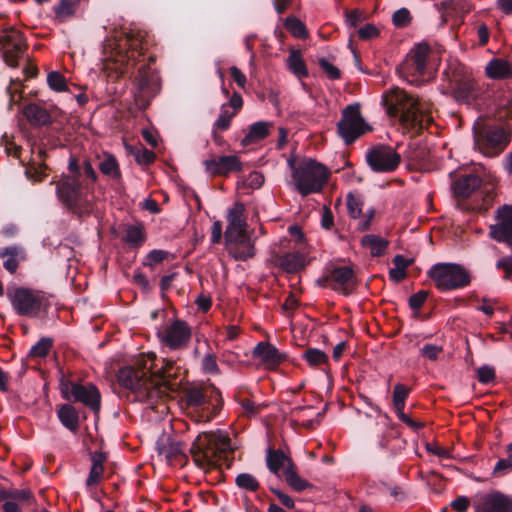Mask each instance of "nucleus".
<instances>
[{
	"mask_svg": "<svg viewBox=\"0 0 512 512\" xmlns=\"http://www.w3.org/2000/svg\"><path fill=\"white\" fill-rule=\"evenodd\" d=\"M376 210L374 207H370L366 210L365 213L362 212V218L358 222L357 230L360 232L368 231L371 227V222L375 217Z\"/></svg>",
	"mask_w": 512,
	"mask_h": 512,
	"instance_id": "58",
	"label": "nucleus"
},
{
	"mask_svg": "<svg viewBox=\"0 0 512 512\" xmlns=\"http://www.w3.org/2000/svg\"><path fill=\"white\" fill-rule=\"evenodd\" d=\"M482 179L475 173L459 175L452 181L451 188L455 198L465 200L469 198L482 185Z\"/></svg>",
	"mask_w": 512,
	"mask_h": 512,
	"instance_id": "22",
	"label": "nucleus"
},
{
	"mask_svg": "<svg viewBox=\"0 0 512 512\" xmlns=\"http://www.w3.org/2000/svg\"><path fill=\"white\" fill-rule=\"evenodd\" d=\"M246 394H248V389L241 387L237 389L234 394L235 401L243 408L245 414L248 417L254 416L257 413V409L252 400H250Z\"/></svg>",
	"mask_w": 512,
	"mask_h": 512,
	"instance_id": "43",
	"label": "nucleus"
},
{
	"mask_svg": "<svg viewBox=\"0 0 512 512\" xmlns=\"http://www.w3.org/2000/svg\"><path fill=\"white\" fill-rule=\"evenodd\" d=\"M234 450L229 435L222 430H216L200 433L192 442L189 453L199 468L216 467L222 460L229 461V468L232 458L228 459V455H232Z\"/></svg>",
	"mask_w": 512,
	"mask_h": 512,
	"instance_id": "4",
	"label": "nucleus"
},
{
	"mask_svg": "<svg viewBox=\"0 0 512 512\" xmlns=\"http://www.w3.org/2000/svg\"><path fill=\"white\" fill-rule=\"evenodd\" d=\"M52 345V338L42 337L37 343H35L31 347L27 357L30 359L45 358L49 354Z\"/></svg>",
	"mask_w": 512,
	"mask_h": 512,
	"instance_id": "44",
	"label": "nucleus"
},
{
	"mask_svg": "<svg viewBox=\"0 0 512 512\" xmlns=\"http://www.w3.org/2000/svg\"><path fill=\"white\" fill-rule=\"evenodd\" d=\"M91 468L86 479L88 488L96 487L100 484L104 474V463L107 461V454L101 451L90 453Z\"/></svg>",
	"mask_w": 512,
	"mask_h": 512,
	"instance_id": "25",
	"label": "nucleus"
},
{
	"mask_svg": "<svg viewBox=\"0 0 512 512\" xmlns=\"http://www.w3.org/2000/svg\"><path fill=\"white\" fill-rule=\"evenodd\" d=\"M318 64L329 79L337 80L341 77V71L336 66L331 64L327 59L323 57L320 58L318 60Z\"/></svg>",
	"mask_w": 512,
	"mask_h": 512,
	"instance_id": "55",
	"label": "nucleus"
},
{
	"mask_svg": "<svg viewBox=\"0 0 512 512\" xmlns=\"http://www.w3.org/2000/svg\"><path fill=\"white\" fill-rule=\"evenodd\" d=\"M79 4V0H61L55 7L56 18L63 22L74 15Z\"/></svg>",
	"mask_w": 512,
	"mask_h": 512,
	"instance_id": "42",
	"label": "nucleus"
},
{
	"mask_svg": "<svg viewBox=\"0 0 512 512\" xmlns=\"http://www.w3.org/2000/svg\"><path fill=\"white\" fill-rule=\"evenodd\" d=\"M0 47L5 63L10 67H17L18 60L27 49L24 35L11 26L0 34Z\"/></svg>",
	"mask_w": 512,
	"mask_h": 512,
	"instance_id": "16",
	"label": "nucleus"
},
{
	"mask_svg": "<svg viewBox=\"0 0 512 512\" xmlns=\"http://www.w3.org/2000/svg\"><path fill=\"white\" fill-rule=\"evenodd\" d=\"M111 59L105 64V68L115 73V77L133 76L136 86L134 98L137 106L145 110L151 100L161 89L160 77L155 69L150 67L156 58L153 55L144 58L146 41L140 31L122 32L119 39L112 43Z\"/></svg>",
	"mask_w": 512,
	"mask_h": 512,
	"instance_id": "1",
	"label": "nucleus"
},
{
	"mask_svg": "<svg viewBox=\"0 0 512 512\" xmlns=\"http://www.w3.org/2000/svg\"><path fill=\"white\" fill-rule=\"evenodd\" d=\"M346 202L348 215L353 219L360 218L364 206L363 196L358 192H350L347 195Z\"/></svg>",
	"mask_w": 512,
	"mask_h": 512,
	"instance_id": "39",
	"label": "nucleus"
},
{
	"mask_svg": "<svg viewBox=\"0 0 512 512\" xmlns=\"http://www.w3.org/2000/svg\"><path fill=\"white\" fill-rule=\"evenodd\" d=\"M365 18V14L358 9L346 11V23L350 28L358 27Z\"/></svg>",
	"mask_w": 512,
	"mask_h": 512,
	"instance_id": "59",
	"label": "nucleus"
},
{
	"mask_svg": "<svg viewBox=\"0 0 512 512\" xmlns=\"http://www.w3.org/2000/svg\"><path fill=\"white\" fill-rule=\"evenodd\" d=\"M6 296L13 310L19 316L35 318L49 307V301L42 291L27 287L9 286Z\"/></svg>",
	"mask_w": 512,
	"mask_h": 512,
	"instance_id": "10",
	"label": "nucleus"
},
{
	"mask_svg": "<svg viewBox=\"0 0 512 512\" xmlns=\"http://www.w3.org/2000/svg\"><path fill=\"white\" fill-rule=\"evenodd\" d=\"M285 481L289 487L296 492H302L313 487L311 483L301 478L298 473H290L289 476L286 477Z\"/></svg>",
	"mask_w": 512,
	"mask_h": 512,
	"instance_id": "51",
	"label": "nucleus"
},
{
	"mask_svg": "<svg viewBox=\"0 0 512 512\" xmlns=\"http://www.w3.org/2000/svg\"><path fill=\"white\" fill-rule=\"evenodd\" d=\"M441 6L447 14H455L460 18L472 10V5L467 0H443Z\"/></svg>",
	"mask_w": 512,
	"mask_h": 512,
	"instance_id": "36",
	"label": "nucleus"
},
{
	"mask_svg": "<svg viewBox=\"0 0 512 512\" xmlns=\"http://www.w3.org/2000/svg\"><path fill=\"white\" fill-rule=\"evenodd\" d=\"M57 416L61 424L73 433L79 429V414L71 404H62L57 409Z\"/></svg>",
	"mask_w": 512,
	"mask_h": 512,
	"instance_id": "30",
	"label": "nucleus"
},
{
	"mask_svg": "<svg viewBox=\"0 0 512 512\" xmlns=\"http://www.w3.org/2000/svg\"><path fill=\"white\" fill-rule=\"evenodd\" d=\"M0 258L5 259L3 262L5 270L14 274L19 267V263L26 259V253L22 246L11 245L0 249Z\"/></svg>",
	"mask_w": 512,
	"mask_h": 512,
	"instance_id": "24",
	"label": "nucleus"
},
{
	"mask_svg": "<svg viewBox=\"0 0 512 512\" xmlns=\"http://www.w3.org/2000/svg\"><path fill=\"white\" fill-rule=\"evenodd\" d=\"M475 148L486 157L499 156L511 142V132L485 117H478L473 124Z\"/></svg>",
	"mask_w": 512,
	"mask_h": 512,
	"instance_id": "6",
	"label": "nucleus"
},
{
	"mask_svg": "<svg viewBox=\"0 0 512 512\" xmlns=\"http://www.w3.org/2000/svg\"><path fill=\"white\" fill-rule=\"evenodd\" d=\"M330 288L344 296L351 295L357 287L354 270L349 266L329 265Z\"/></svg>",
	"mask_w": 512,
	"mask_h": 512,
	"instance_id": "19",
	"label": "nucleus"
},
{
	"mask_svg": "<svg viewBox=\"0 0 512 512\" xmlns=\"http://www.w3.org/2000/svg\"><path fill=\"white\" fill-rule=\"evenodd\" d=\"M496 267L504 271V280L512 281V256L499 259L496 263Z\"/></svg>",
	"mask_w": 512,
	"mask_h": 512,
	"instance_id": "62",
	"label": "nucleus"
},
{
	"mask_svg": "<svg viewBox=\"0 0 512 512\" xmlns=\"http://www.w3.org/2000/svg\"><path fill=\"white\" fill-rule=\"evenodd\" d=\"M163 363L154 376L143 369L123 367L118 371V382L131 392L134 401L153 405L166 397L168 391L174 392L178 387L175 373L172 372L174 361L163 359Z\"/></svg>",
	"mask_w": 512,
	"mask_h": 512,
	"instance_id": "3",
	"label": "nucleus"
},
{
	"mask_svg": "<svg viewBox=\"0 0 512 512\" xmlns=\"http://www.w3.org/2000/svg\"><path fill=\"white\" fill-rule=\"evenodd\" d=\"M428 295H429L428 291L420 290L417 293L410 296V298L408 300V305H409L410 309H412L413 311H419L420 308L425 303V301L427 300Z\"/></svg>",
	"mask_w": 512,
	"mask_h": 512,
	"instance_id": "57",
	"label": "nucleus"
},
{
	"mask_svg": "<svg viewBox=\"0 0 512 512\" xmlns=\"http://www.w3.org/2000/svg\"><path fill=\"white\" fill-rule=\"evenodd\" d=\"M228 253L237 261H246L255 255L251 235L227 247Z\"/></svg>",
	"mask_w": 512,
	"mask_h": 512,
	"instance_id": "28",
	"label": "nucleus"
},
{
	"mask_svg": "<svg viewBox=\"0 0 512 512\" xmlns=\"http://www.w3.org/2000/svg\"><path fill=\"white\" fill-rule=\"evenodd\" d=\"M236 486L246 492H257L260 489V482L250 473H240L235 478Z\"/></svg>",
	"mask_w": 512,
	"mask_h": 512,
	"instance_id": "41",
	"label": "nucleus"
},
{
	"mask_svg": "<svg viewBox=\"0 0 512 512\" xmlns=\"http://www.w3.org/2000/svg\"><path fill=\"white\" fill-rule=\"evenodd\" d=\"M287 63L290 71L297 77H308V69L299 50L292 49L290 51Z\"/></svg>",
	"mask_w": 512,
	"mask_h": 512,
	"instance_id": "37",
	"label": "nucleus"
},
{
	"mask_svg": "<svg viewBox=\"0 0 512 512\" xmlns=\"http://www.w3.org/2000/svg\"><path fill=\"white\" fill-rule=\"evenodd\" d=\"M62 397L68 401L80 402L89 407L94 413L101 408V394L94 384L82 385L80 383L64 380L60 382Z\"/></svg>",
	"mask_w": 512,
	"mask_h": 512,
	"instance_id": "14",
	"label": "nucleus"
},
{
	"mask_svg": "<svg viewBox=\"0 0 512 512\" xmlns=\"http://www.w3.org/2000/svg\"><path fill=\"white\" fill-rule=\"evenodd\" d=\"M245 207L241 202H236L227 214V222L230 227H247V221L244 216Z\"/></svg>",
	"mask_w": 512,
	"mask_h": 512,
	"instance_id": "40",
	"label": "nucleus"
},
{
	"mask_svg": "<svg viewBox=\"0 0 512 512\" xmlns=\"http://www.w3.org/2000/svg\"><path fill=\"white\" fill-rule=\"evenodd\" d=\"M68 170L70 174L62 175L59 180H53L51 184H55V193L59 202L70 212L82 218L89 213L87 196L94 192L98 174L90 160L86 159L80 164L75 157L69 158Z\"/></svg>",
	"mask_w": 512,
	"mask_h": 512,
	"instance_id": "2",
	"label": "nucleus"
},
{
	"mask_svg": "<svg viewBox=\"0 0 512 512\" xmlns=\"http://www.w3.org/2000/svg\"><path fill=\"white\" fill-rule=\"evenodd\" d=\"M443 351V348L441 346H437V345H434V344H425L421 349H420V354L421 356L429 359V360H432V361H436L440 355V353H442Z\"/></svg>",
	"mask_w": 512,
	"mask_h": 512,
	"instance_id": "60",
	"label": "nucleus"
},
{
	"mask_svg": "<svg viewBox=\"0 0 512 512\" xmlns=\"http://www.w3.org/2000/svg\"><path fill=\"white\" fill-rule=\"evenodd\" d=\"M486 75L491 79H507L512 77V66L503 58H493L485 67Z\"/></svg>",
	"mask_w": 512,
	"mask_h": 512,
	"instance_id": "29",
	"label": "nucleus"
},
{
	"mask_svg": "<svg viewBox=\"0 0 512 512\" xmlns=\"http://www.w3.org/2000/svg\"><path fill=\"white\" fill-rule=\"evenodd\" d=\"M278 264L287 273H297L308 265V261L306 256L298 251L279 256Z\"/></svg>",
	"mask_w": 512,
	"mask_h": 512,
	"instance_id": "27",
	"label": "nucleus"
},
{
	"mask_svg": "<svg viewBox=\"0 0 512 512\" xmlns=\"http://www.w3.org/2000/svg\"><path fill=\"white\" fill-rule=\"evenodd\" d=\"M475 512H512V496L493 490L473 499Z\"/></svg>",
	"mask_w": 512,
	"mask_h": 512,
	"instance_id": "18",
	"label": "nucleus"
},
{
	"mask_svg": "<svg viewBox=\"0 0 512 512\" xmlns=\"http://www.w3.org/2000/svg\"><path fill=\"white\" fill-rule=\"evenodd\" d=\"M23 114L33 126H49L53 123L50 111L36 103L24 106Z\"/></svg>",
	"mask_w": 512,
	"mask_h": 512,
	"instance_id": "26",
	"label": "nucleus"
},
{
	"mask_svg": "<svg viewBox=\"0 0 512 512\" xmlns=\"http://www.w3.org/2000/svg\"><path fill=\"white\" fill-rule=\"evenodd\" d=\"M370 131L372 127L363 118L359 103L350 104L342 110L341 119L337 123V134L346 145H351Z\"/></svg>",
	"mask_w": 512,
	"mask_h": 512,
	"instance_id": "12",
	"label": "nucleus"
},
{
	"mask_svg": "<svg viewBox=\"0 0 512 512\" xmlns=\"http://www.w3.org/2000/svg\"><path fill=\"white\" fill-rule=\"evenodd\" d=\"M329 177L328 169L311 158H304L294 170L293 182L295 189L302 195L320 192Z\"/></svg>",
	"mask_w": 512,
	"mask_h": 512,
	"instance_id": "9",
	"label": "nucleus"
},
{
	"mask_svg": "<svg viewBox=\"0 0 512 512\" xmlns=\"http://www.w3.org/2000/svg\"><path fill=\"white\" fill-rule=\"evenodd\" d=\"M270 126L271 124L265 121H257L251 124L248 128V133L242 139L241 144L243 146H248L265 139L270 133Z\"/></svg>",
	"mask_w": 512,
	"mask_h": 512,
	"instance_id": "31",
	"label": "nucleus"
},
{
	"mask_svg": "<svg viewBox=\"0 0 512 512\" xmlns=\"http://www.w3.org/2000/svg\"><path fill=\"white\" fill-rule=\"evenodd\" d=\"M379 33V29L371 23H367L357 30V34L361 40H370L376 38Z\"/></svg>",
	"mask_w": 512,
	"mask_h": 512,
	"instance_id": "61",
	"label": "nucleus"
},
{
	"mask_svg": "<svg viewBox=\"0 0 512 512\" xmlns=\"http://www.w3.org/2000/svg\"><path fill=\"white\" fill-rule=\"evenodd\" d=\"M187 406L192 409L191 418L195 422H210L221 411L223 398L214 385L205 388L192 387L186 392Z\"/></svg>",
	"mask_w": 512,
	"mask_h": 512,
	"instance_id": "7",
	"label": "nucleus"
},
{
	"mask_svg": "<svg viewBox=\"0 0 512 512\" xmlns=\"http://www.w3.org/2000/svg\"><path fill=\"white\" fill-rule=\"evenodd\" d=\"M234 116H236V111L229 112L227 104H223L220 115L213 124L214 129H219L220 131L228 130L231 125V119Z\"/></svg>",
	"mask_w": 512,
	"mask_h": 512,
	"instance_id": "47",
	"label": "nucleus"
},
{
	"mask_svg": "<svg viewBox=\"0 0 512 512\" xmlns=\"http://www.w3.org/2000/svg\"><path fill=\"white\" fill-rule=\"evenodd\" d=\"M448 90L457 102L470 103L478 93V85L470 70L460 62L447 65L443 72Z\"/></svg>",
	"mask_w": 512,
	"mask_h": 512,
	"instance_id": "8",
	"label": "nucleus"
},
{
	"mask_svg": "<svg viewBox=\"0 0 512 512\" xmlns=\"http://www.w3.org/2000/svg\"><path fill=\"white\" fill-rule=\"evenodd\" d=\"M203 164L211 176H228L231 172L242 170L240 159L235 155L207 159Z\"/></svg>",
	"mask_w": 512,
	"mask_h": 512,
	"instance_id": "21",
	"label": "nucleus"
},
{
	"mask_svg": "<svg viewBox=\"0 0 512 512\" xmlns=\"http://www.w3.org/2000/svg\"><path fill=\"white\" fill-rule=\"evenodd\" d=\"M498 222L490 226L489 235L512 249V206L504 205L498 209Z\"/></svg>",
	"mask_w": 512,
	"mask_h": 512,
	"instance_id": "20",
	"label": "nucleus"
},
{
	"mask_svg": "<svg viewBox=\"0 0 512 512\" xmlns=\"http://www.w3.org/2000/svg\"><path fill=\"white\" fill-rule=\"evenodd\" d=\"M47 83L54 91L63 92L67 90L66 78L58 71H52L47 75Z\"/></svg>",
	"mask_w": 512,
	"mask_h": 512,
	"instance_id": "49",
	"label": "nucleus"
},
{
	"mask_svg": "<svg viewBox=\"0 0 512 512\" xmlns=\"http://www.w3.org/2000/svg\"><path fill=\"white\" fill-rule=\"evenodd\" d=\"M427 275L440 292L462 289L471 283L470 272L456 263H436Z\"/></svg>",
	"mask_w": 512,
	"mask_h": 512,
	"instance_id": "11",
	"label": "nucleus"
},
{
	"mask_svg": "<svg viewBox=\"0 0 512 512\" xmlns=\"http://www.w3.org/2000/svg\"><path fill=\"white\" fill-rule=\"evenodd\" d=\"M361 244L364 247H367L370 249L371 255L374 257H380L384 255L389 242L377 235L374 234H367L362 237Z\"/></svg>",
	"mask_w": 512,
	"mask_h": 512,
	"instance_id": "35",
	"label": "nucleus"
},
{
	"mask_svg": "<svg viewBox=\"0 0 512 512\" xmlns=\"http://www.w3.org/2000/svg\"><path fill=\"white\" fill-rule=\"evenodd\" d=\"M382 103L389 116L398 117L404 126L411 128L416 133L427 129L433 122L432 118L419 108L418 103L403 90L395 89L384 94Z\"/></svg>",
	"mask_w": 512,
	"mask_h": 512,
	"instance_id": "5",
	"label": "nucleus"
},
{
	"mask_svg": "<svg viewBox=\"0 0 512 512\" xmlns=\"http://www.w3.org/2000/svg\"><path fill=\"white\" fill-rule=\"evenodd\" d=\"M7 498L10 497L15 501L30 502L33 499V494L29 489H16L12 492L6 491Z\"/></svg>",
	"mask_w": 512,
	"mask_h": 512,
	"instance_id": "63",
	"label": "nucleus"
},
{
	"mask_svg": "<svg viewBox=\"0 0 512 512\" xmlns=\"http://www.w3.org/2000/svg\"><path fill=\"white\" fill-rule=\"evenodd\" d=\"M366 161L374 172L389 173L397 169L400 155L388 145L372 147L366 154Z\"/></svg>",
	"mask_w": 512,
	"mask_h": 512,
	"instance_id": "17",
	"label": "nucleus"
},
{
	"mask_svg": "<svg viewBox=\"0 0 512 512\" xmlns=\"http://www.w3.org/2000/svg\"><path fill=\"white\" fill-rule=\"evenodd\" d=\"M169 256V252L160 249H154L150 251L143 261V265L149 268H153L156 264H159L166 260Z\"/></svg>",
	"mask_w": 512,
	"mask_h": 512,
	"instance_id": "52",
	"label": "nucleus"
},
{
	"mask_svg": "<svg viewBox=\"0 0 512 512\" xmlns=\"http://www.w3.org/2000/svg\"><path fill=\"white\" fill-rule=\"evenodd\" d=\"M185 443L181 441H172L160 448V454L164 455L170 461H187L188 457L185 453Z\"/></svg>",
	"mask_w": 512,
	"mask_h": 512,
	"instance_id": "34",
	"label": "nucleus"
},
{
	"mask_svg": "<svg viewBox=\"0 0 512 512\" xmlns=\"http://www.w3.org/2000/svg\"><path fill=\"white\" fill-rule=\"evenodd\" d=\"M496 378L495 369L488 365H483L477 369V379L481 384H490Z\"/></svg>",
	"mask_w": 512,
	"mask_h": 512,
	"instance_id": "54",
	"label": "nucleus"
},
{
	"mask_svg": "<svg viewBox=\"0 0 512 512\" xmlns=\"http://www.w3.org/2000/svg\"><path fill=\"white\" fill-rule=\"evenodd\" d=\"M98 168L104 176L112 180L120 181L122 178L119 163L113 154L105 153L99 162Z\"/></svg>",
	"mask_w": 512,
	"mask_h": 512,
	"instance_id": "33",
	"label": "nucleus"
},
{
	"mask_svg": "<svg viewBox=\"0 0 512 512\" xmlns=\"http://www.w3.org/2000/svg\"><path fill=\"white\" fill-rule=\"evenodd\" d=\"M412 20L410 11L407 8H400L392 15V23L397 28H404L410 24Z\"/></svg>",
	"mask_w": 512,
	"mask_h": 512,
	"instance_id": "53",
	"label": "nucleus"
},
{
	"mask_svg": "<svg viewBox=\"0 0 512 512\" xmlns=\"http://www.w3.org/2000/svg\"><path fill=\"white\" fill-rule=\"evenodd\" d=\"M162 347L177 351L186 349L192 339V328L181 319H175L163 330L157 332Z\"/></svg>",
	"mask_w": 512,
	"mask_h": 512,
	"instance_id": "15",
	"label": "nucleus"
},
{
	"mask_svg": "<svg viewBox=\"0 0 512 512\" xmlns=\"http://www.w3.org/2000/svg\"><path fill=\"white\" fill-rule=\"evenodd\" d=\"M450 506L456 512H466L470 506V499L466 496H459L451 502Z\"/></svg>",
	"mask_w": 512,
	"mask_h": 512,
	"instance_id": "64",
	"label": "nucleus"
},
{
	"mask_svg": "<svg viewBox=\"0 0 512 512\" xmlns=\"http://www.w3.org/2000/svg\"><path fill=\"white\" fill-rule=\"evenodd\" d=\"M132 154L135 157V161L139 165H149L153 163L156 159V154L145 147H136L135 149L132 150Z\"/></svg>",
	"mask_w": 512,
	"mask_h": 512,
	"instance_id": "50",
	"label": "nucleus"
},
{
	"mask_svg": "<svg viewBox=\"0 0 512 512\" xmlns=\"http://www.w3.org/2000/svg\"><path fill=\"white\" fill-rule=\"evenodd\" d=\"M249 235L250 233L247 231V227L235 228L227 226L224 233L226 247L241 241Z\"/></svg>",
	"mask_w": 512,
	"mask_h": 512,
	"instance_id": "46",
	"label": "nucleus"
},
{
	"mask_svg": "<svg viewBox=\"0 0 512 512\" xmlns=\"http://www.w3.org/2000/svg\"><path fill=\"white\" fill-rule=\"evenodd\" d=\"M287 459L288 456L283 452V450H275L271 447L268 448L266 461L270 472L277 474L279 470L284 467Z\"/></svg>",
	"mask_w": 512,
	"mask_h": 512,
	"instance_id": "38",
	"label": "nucleus"
},
{
	"mask_svg": "<svg viewBox=\"0 0 512 512\" xmlns=\"http://www.w3.org/2000/svg\"><path fill=\"white\" fill-rule=\"evenodd\" d=\"M286 29L294 36L299 39H305L308 37V32L305 25L295 16H288L285 19Z\"/></svg>",
	"mask_w": 512,
	"mask_h": 512,
	"instance_id": "45",
	"label": "nucleus"
},
{
	"mask_svg": "<svg viewBox=\"0 0 512 512\" xmlns=\"http://www.w3.org/2000/svg\"><path fill=\"white\" fill-rule=\"evenodd\" d=\"M304 359L311 366H318L328 361V356L320 349L309 348L303 354Z\"/></svg>",
	"mask_w": 512,
	"mask_h": 512,
	"instance_id": "48",
	"label": "nucleus"
},
{
	"mask_svg": "<svg viewBox=\"0 0 512 512\" xmlns=\"http://www.w3.org/2000/svg\"><path fill=\"white\" fill-rule=\"evenodd\" d=\"M202 369L207 374H219L220 370L217 365L216 356L214 354L208 353L202 359Z\"/></svg>",
	"mask_w": 512,
	"mask_h": 512,
	"instance_id": "56",
	"label": "nucleus"
},
{
	"mask_svg": "<svg viewBox=\"0 0 512 512\" xmlns=\"http://www.w3.org/2000/svg\"><path fill=\"white\" fill-rule=\"evenodd\" d=\"M147 235L142 224L128 225L122 240L131 248L138 249L146 242Z\"/></svg>",
	"mask_w": 512,
	"mask_h": 512,
	"instance_id": "32",
	"label": "nucleus"
},
{
	"mask_svg": "<svg viewBox=\"0 0 512 512\" xmlns=\"http://www.w3.org/2000/svg\"><path fill=\"white\" fill-rule=\"evenodd\" d=\"M432 50L427 43L416 44L400 66L401 71L416 79H430L434 74L431 63Z\"/></svg>",
	"mask_w": 512,
	"mask_h": 512,
	"instance_id": "13",
	"label": "nucleus"
},
{
	"mask_svg": "<svg viewBox=\"0 0 512 512\" xmlns=\"http://www.w3.org/2000/svg\"><path fill=\"white\" fill-rule=\"evenodd\" d=\"M253 356L261 359L270 369H275L287 358L285 354L281 353L274 345L268 342H259L253 349Z\"/></svg>",
	"mask_w": 512,
	"mask_h": 512,
	"instance_id": "23",
	"label": "nucleus"
}]
</instances>
